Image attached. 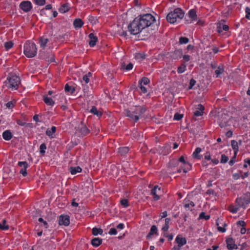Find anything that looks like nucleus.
<instances>
[{"label": "nucleus", "instance_id": "obj_1", "mask_svg": "<svg viewBox=\"0 0 250 250\" xmlns=\"http://www.w3.org/2000/svg\"><path fill=\"white\" fill-rule=\"evenodd\" d=\"M156 22L155 17L150 14L140 15L136 17L128 25L127 29L130 34L136 35L142 31L152 26Z\"/></svg>", "mask_w": 250, "mask_h": 250}, {"label": "nucleus", "instance_id": "obj_2", "mask_svg": "<svg viewBox=\"0 0 250 250\" xmlns=\"http://www.w3.org/2000/svg\"><path fill=\"white\" fill-rule=\"evenodd\" d=\"M146 110V108L144 106H135L130 109H125V114L129 118L130 121L136 123L142 117Z\"/></svg>", "mask_w": 250, "mask_h": 250}, {"label": "nucleus", "instance_id": "obj_3", "mask_svg": "<svg viewBox=\"0 0 250 250\" xmlns=\"http://www.w3.org/2000/svg\"><path fill=\"white\" fill-rule=\"evenodd\" d=\"M23 53L27 58H33L36 56L37 48L35 43L33 42L27 41L24 44Z\"/></svg>", "mask_w": 250, "mask_h": 250}, {"label": "nucleus", "instance_id": "obj_4", "mask_svg": "<svg viewBox=\"0 0 250 250\" xmlns=\"http://www.w3.org/2000/svg\"><path fill=\"white\" fill-rule=\"evenodd\" d=\"M185 13L181 8H177L167 14V20L170 23H174L178 20H181L182 19Z\"/></svg>", "mask_w": 250, "mask_h": 250}, {"label": "nucleus", "instance_id": "obj_5", "mask_svg": "<svg viewBox=\"0 0 250 250\" xmlns=\"http://www.w3.org/2000/svg\"><path fill=\"white\" fill-rule=\"evenodd\" d=\"M21 83L20 78L16 75L9 74L4 83L5 86L11 90H17Z\"/></svg>", "mask_w": 250, "mask_h": 250}, {"label": "nucleus", "instance_id": "obj_6", "mask_svg": "<svg viewBox=\"0 0 250 250\" xmlns=\"http://www.w3.org/2000/svg\"><path fill=\"white\" fill-rule=\"evenodd\" d=\"M235 203L239 207L246 208V206L250 203V192H247L240 197L237 198Z\"/></svg>", "mask_w": 250, "mask_h": 250}, {"label": "nucleus", "instance_id": "obj_7", "mask_svg": "<svg viewBox=\"0 0 250 250\" xmlns=\"http://www.w3.org/2000/svg\"><path fill=\"white\" fill-rule=\"evenodd\" d=\"M20 7L24 12H28L32 9V5L29 1H23L20 3Z\"/></svg>", "mask_w": 250, "mask_h": 250}, {"label": "nucleus", "instance_id": "obj_8", "mask_svg": "<svg viewBox=\"0 0 250 250\" xmlns=\"http://www.w3.org/2000/svg\"><path fill=\"white\" fill-rule=\"evenodd\" d=\"M70 224V218L68 215L62 214L59 217V224L68 226Z\"/></svg>", "mask_w": 250, "mask_h": 250}, {"label": "nucleus", "instance_id": "obj_9", "mask_svg": "<svg viewBox=\"0 0 250 250\" xmlns=\"http://www.w3.org/2000/svg\"><path fill=\"white\" fill-rule=\"evenodd\" d=\"M161 192V188L158 185L155 186L151 190V194L153 196V199L157 201L160 199L159 194Z\"/></svg>", "mask_w": 250, "mask_h": 250}, {"label": "nucleus", "instance_id": "obj_10", "mask_svg": "<svg viewBox=\"0 0 250 250\" xmlns=\"http://www.w3.org/2000/svg\"><path fill=\"white\" fill-rule=\"evenodd\" d=\"M18 165L21 167L20 171V173L24 177L27 176V173L26 172V169L28 167V164L27 162H19Z\"/></svg>", "mask_w": 250, "mask_h": 250}, {"label": "nucleus", "instance_id": "obj_11", "mask_svg": "<svg viewBox=\"0 0 250 250\" xmlns=\"http://www.w3.org/2000/svg\"><path fill=\"white\" fill-rule=\"evenodd\" d=\"M78 133L81 134L82 136H86L90 133L89 129L82 123L81 126L78 127L77 130Z\"/></svg>", "mask_w": 250, "mask_h": 250}, {"label": "nucleus", "instance_id": "obj_12", "mask_svg": "<svg viewBox=\"0 0 250 250\" xmlns=\"http://www.w3.org/2000/svg\"><path fill=\"white\" fill-rule=\"evenodd\" d=\"M226 242L227 244V247L229 250H232L233 249H237V246L235 243V241L232 238H228L226 239Z\"/></svg>", "mask_w": 250, "mask_h": 250}, {"label": "nucleus", "instance_id": "obj_13", "mask_svg": "<svg viewBox=\"0 0 250 250\" xmlns=\"http://www.w3.org/2000/svg\"><path fill=\"white\" fill-rule=\"evenodd\" d=\"M175 241L177 244V246L180 248L187 243V239L186 238L182 237V236L180 234L176 236Z\"/></svg>", "mask_w": 250, "mask_h": 250}, {"label": "nucleus", "instance_id": "obj_14", "mask_svg": "<svg viewBox=\"0 0 250 250\" xmlns=\"http://www.w3.org/2000/svg\"><path fill=\"white\" fill-rule=\"evenodd\" d=\"M191 168V166L188 162H187L180 166V168L177 170V172L180 173L183 171L184 173H187Z\"/></svg>", "mask_w": 250, "mask_h": 250}, {"label": "nucleus", "instance_id": "obj_15", "mask_svg": "<svg viewBox=\"0 0 250 250\" xmlns=\"http://www.w3.org/2000/svg\"><path fill=\"white\" fill-rule=\"evenodd\" d=\"M89 38V45L90 47H94L98 42V38L94 33H90L88 35Z\"/></svg>", "mask_w": 250, "mask_h": 250}, {"label": "nucleus", "instance_id": "obj_16", "mask_svg": "<svg viewBox=\"0 0 250 250\" xmlns=\"http://www.w3.org/2000/svg\"><path fill=\"white\" fill-rule=\"evenodd\" d=\"M188 16L190 19L189 22H188V23H191L197 19L196 11L194 9H190L188 12Z\"/></svg>", "mask_w": 250, "mask_h": 250}, {"label": "nucleus", "instance_id": "obj_17", "mask_svg": "<svg viewBox=\"0 0 250 250\" xmlns=\"http://www.w3.org/2000/svg\"><path fill=\"white\" fill-rule=\"evenodd\" d=\"M195 206V204L193 202L189 200H185L184 207L187 210H192V208Z\"/></svg>", "mask_w": 250, "mask_h": 250}, {"label": "nucleus", "instance_id": "obj_18", "mask_svg": "<svg viewBox=\"0 0 250 250\" xmlns=\"http://www.w3.org/2000/svg\"><path fill=\"white\" fill-rule=\"evenodd\" d=\"M204 106L201 104L198 105L197 110L193 112V115L195 117L202 116L203 114V111L204 110Z\"/></svg>", "mask_w": 250, "mask_h": 250}, {"label": "nucleus", "instance_id": "obj_19", "mask_svg": "<svg viewBox=\"0 0 250 250\" xmlns=\"http://www.w3.org/2000/svg\"><path fill=\"white\" fill-rule=\"evenodd\" d=\"M155 234L158 235V229L156 226L153 225L150 228L149 232L146 236V238L149 239L151 238L152 235Z\"/></svg>", "mask_w": 250, "mask_h": 250}, {"label": "nucleus", "instance_id": "obj_20", "mask_svg": "<svg viewBox=\"0 0 250 250\" xmlns=\"http://www.w3.org/2000/svg\"><path fill=\"white\" fill-rule=\"evenodd\" d=\"M92 74L91 72H88L83 77V80H81L82 85H85L87 84L90 81V78L92 77Z\"/></svg>", "mask_w": 250, "mask_h": 250}, {"label": "nucleus", "instance_id": "obj_21", "mask_svg": "<svg viewBox=\"0 0 250 250\" xmlns=\"http://www.w3.org/2000/svg\"><path fill=\"white\" fill-rule=\"evenodd\" d=\"M102 239L95 237L91 240V244L93 247H97L102 244Z\"/></svg>", "mask_w": 250, "mask_h": 250}, {"label": "nucleus", "instance_id": "obj_22", "mask_svg": "<svg viewBox=\"0 0 250 250\" xmlns=\"http://www.w3.org/2000/svg\"><path fill=\"white\" fill-rule=\"evenodd\" d=\"M13 135L9 130L4 131L2 133V137L6 141H9L12 138Z\"/></svg>", "mask_w": 250, "mask_h": 250}, {"label": "nucleus", "instance_id": "obj_23", "mask_svg": "<svg viewBox=\"0 0 250 250\" xmlns=\"http://www.w3.org/2000/svg\"><path fill=\"white\" fill-rule=\"evenodd\" d=\"M43 101L47 105L53 106L55 104V102L52 99L48 97L47 95L43 96Z\"/></svg>", "mask_w": 250, "mask_h": 250}, {"label": "nucleus", "instance_id": "obj_24", "mask_svg": "<svg viewBox=\"0 0 250 250\" xmlns=\"http://www.w3.org/2000/svg\"><path fill=\"white\" fill-rule=\"evenodd\" d=\"M171 221V218H166L165 220V224L162 228V231H167L169 228V224Z\"/></svg>", "mask_w": 250, "mask_h": 250}, {"label": "nucleus", "instance_id": "obj_25", "mask_svg": "<svg viewBox=\"0 0 250 250\" xmlns=\"http://www.w3.org/2000/svg\"><path fill=\"white\" fill-rule=\"evenodd\" d=\"M183 56V51L182 49L175 50L173 54V58L174 59H179Z\"/></svg>", "mask_w": 250, "mask_h": 250}, {"label": "nucleus", "instance_id": "obj_26", "mask_svg": "<svg viewBox=\"0 0 250 250\" xmlns=\"http://www.w3.org/2000/svg\"><path fill=\"white\" fill-rule=\"evenodd\" d=\"M90 112L94 115H96L99 118H101L103 115V112L98 110L97 107L95 106H92Z\"/></svg>", "mask_w": 250, "mask_h": 250}, {"label": "nucleus", "instance_id": "obj_27", "mask_svg": "<svg viewBox=\"0 0 250 250\" xmlns=\"http://www.w3.org/2000/svg\"><path fill=\"white\" fill-rule=\"evenodd\" d=\"M56 131V127L55 126L51 127L50 129L47 128L46 131V135L49 136L50 138H53V135L55 133Z\"/></svg>", "mask_w": 250, "mask_h": 250}, {"label": "nucleus", "instance_id": "obj_28", "mask_svg": "<svg viewBox=\"0 0 250 250\" xmlns=\"http://www.w3.org/2000/svg\"><path fill=\"white\" fill-rule=\"evenodd\" d=\"M231 146L234 151V155H236L237 153L239 151V146L238 145V142L235 140H231Z\"/></svg>", "mask_w": 250, "mask_h": 250}, {"label": "nucleus", "instance_id": "obj_29", "mask_svg": "<svg viewBox=\"0 0 250 250\" xmlns=\"http://www.w3.org/2000/svg\"><path fill=\"white\" fill-rule=\"evenodd\" d=\"M70 9L69 5L68 3H65L62 4L59 9L60 13H64L68 11Z\"/></svg>", "mask_w": 250, "mask_h": 250}, {"label": "nucleus", "instance_id": "obj_30", "mask_svg": "<svg viewBox=\"0 0 250 250\" xmlns=\"http://www.w3.org/2000/svg\"><path fill=\"white\" fill-rule=\"evenodd\" d=\"M48 40L43 37H40L39 39V43L42 48H44L48 42Z\"/></svg>", "mask_w": 250, "mask_h": 250}, {"label": "nucleus", "instance_id": "obj_31", "mask_svg": "<svg viewBox=\"0 0 250 250\" xmlns=\"http://www.w3.org/2000/svg\"><path fill=\"white\" fill-rule=\"evenodd\" d=\"M201 151V148L200 147H197L194 152L192 154V156L194 158L200 160L202 158V156L199 154Z\"/></svg>", "mask_w": 250, "mask_h": 250}, {"label": "nucleus", "instance_id": "obj_32", "mask_svg": "<svg viewBox=\"0 0 250 250\" xmlns=\"http://www.w3.org/2000/svg\"><path fill=\"white\" fill-rule=\"evenodd\" d=\"M224 72V66L222 64H220L217 67V69L215 71V73L216 75V77H219L220 74H222Z\"/></svg>", "mask_w": 250, "mask_h": 250}, {"label": "nucleus", "instance_id": "obj_33", "mask_svg": "<svg viewBox=\"0 0 250 250\" xmlns=\"http://www.w3.org/2000/svg\"><path fill=\"white\" fill-rule=\"evenodd\" d=\"M73 25L75 28H81L83 25V22L81 19H76L73 22Z\"/></svg>", "mask_w": 250, "mask_h": 250}, {"label": "nucleus", "instance_id": "obj_34", "mask_svg": "<svg viewBox=\"0 0 250 250\" xmlns=\"http://www.w3.org/2000/svg\"><path fill=\"white\" fill-rule=\"evenodd\" d=\"M64 90L66 93H69L70 94H73L75 91V88L74 87L69 85L66 83L64 86Z\"/></svg>", "mask_w": 250, "mask_h": 250}, {"label": "nucleus", "instance_id": "obj_35", "mask_svg": "<svg viewBox=\"0 0 250 250\" xmlns=\"http://www.w3.org/2000/svg\"><path fill=\"white\" fill-rule=\"evenodd\" d=\"M82 169L79 166L76 167H70L69 168V171L71 174L75 175L78 172H81Z\"/></svg>", "mask_w": 250, "mask_h": 250}, {"label": "nucleus", "instance_id": "obj_36", "mask_svg": "<svg viewBox=\"0 0 250 250\" xmlns=\"http://www.w3.org/2000/svg\"><path fill=\"white\" fill-rule=\"evenodd\" d=\"M239 208L237 204L236 206L230 205L228 207V210L232 213H235L238 211Z\"/></svg>", "mask_w": 250, "mask_h": 250}, {"label": "nucleus", "instance_id": "obj_37", "mask_svg": "<svg viewBox=\"0 0 250 250\" xmlns=\"http://www.w3.org/2000/svg\"><path fill=\"white\" fill-rule=\"evenodd\" d=\"M92 233L93 235L95 236H96L98 234L102 235L103 233V230L101 228L94 227L92 229Z\"/></svg>", "mask_w": 250, "mask_h": 250}, {"label": "nucleus", "instance_id": "obj_38", "mask_svg": "<svg viewBox=\"0 0 250 250\" xmlns=\"http://www.w3.org/2000/svg\"><path fill=\"white\" fill-rule=\"evenodd\" d=\"M129 151V148L128 147H121L119 148V153L123 156L126 155Z\"/></svg>", "mask_w": 250, "mask_h": 250}, {"label": "nucleus", "instance_id": "obj_39", "mask_svg": "<svg viewBox=\"0 0 250 250\" xmlns=\"http://www.w3.org/2000/svg\"><path fill=\"white\" fill-rule=\"evenodd\" d=\"M178 165V161L177 159L171 160L168 164V167L169 168L174 167Z\"/></svg>", "mask_w": 250, "mask_h": 250}, {"label": "nucleus", "instance_id": "obj_40", "mask_svg": "<svg viewBox=\"0 0 250 250\" xmlns=\"http://www.w3.org/2000/svg\"><path fill=\"white\" fill-rule=\"evenodd\" d=\"M164 237L167 238L168 241H170L173 239V235L172 233H169L167 231H162Z\"/></svg>", "mask_w": 250, "mask_h": 250}, {"label": "nucleus", "instance_id": "obj_41", "mask_svg": "<svg viewBox=\"0 0 250 250\" xmlns=\"http://www.w3.org/2000/svg\"><path fill=\"white\" fill-rule=\"evenodd\" d=\"M14 45L13 42L12 41L5 42L4 44V46L5 50L8 51L10 49L13 47Z\"/></svg>", "mask_w": 250, "mask_h": 250}, {"label": "nucleus", "instance_id": "obj_42", "mask_svg": "<svg viewBox=\"0 0 250 250\" xmlns=\"http://www.w3.org/2000/svg\"><path fill=\"white\" fill-rule=\"evenodd\" d=\"M186 70V65L184 63H182L177 68V72L178 74H181Z\"/></svg>", "mask_w": 250, "mask_h": 250}, {"label": "nucleus", "instance_id": "obj_43", "mask_svg": "<svg viewBox=\"0 0 250 250\" xmlns=\"http://www.w3.org/2000/svg\"><path fill=\"white\" fill-rule=\"evenodd\" d=\"M210 218V215H206L205 212H202L200 213L199 216V219H204L205 220H208Z\"/></svg>", "mask_w": 250, "mask_h": 250}, {"label": "nucleus", "instance_id": "obj_44", "mask_svg": "<svg viewBox=\"0 0 250 250\" xmlns=\"http://www.w3.org/2000/svg\"><path fill=\"white\" fill-rule=\"evenodd\" d=\"M133 68V64L132 63H128L126 66H125V63H123L121 66V69H125V70H131Z\"/></svg>", "mask_w": 250, "mask_h": 250}, {"label": "nucleus", "instance_id": "obj_45", "mask_svg": "<svg viewBox=\"0 0 250 250\" xmlns=\"http://www.w3.org/2000/svg\"><path fill=\"white\" fill-rule=\"evenodd\" d=\"M149 83H150L149 80L147 78L145 77H143L141 79V80H140L139 81V84H143V83L144 85H146V84H148Z\"/></svg>", "mask_w": 250, "mask_h": 250}, {"label": "nucleus", "instance_id": "obj_46", "mask_svg": "<svg viewBox=\"0 0 250 250\" xmlns=\"http://www.w3.org/2000/svg\"><path fill=\"white\" fill-rule=\"evenodd\" d=\"M0 229L1 230H7L9 229V226L6 225L5 220H3L2 223H0Z\"/></svg>", "mask_w": 250, "mask_h": 250}, {"label": "nucleus", "instance_id": "obj_47", "mask_svg": "<svg viewBox=\"0 0 250 250\" xmlns=\"http://www.w3.org/2000/svg\"><path fill=\"white\" fill-rule=\"evenodd\" d=\"M189 42V39L187 37H181L179 38V42L180 44H186Z\"/></svg>", "mask_w": 250, "mask_h": 250}, {"label": "nucleus", "instance_id": "obj_48", "mask_svg": "<svg viewBox=\"0 0 250 250\" xmlns=\"http://www.w3.org/2000/svg\"><path fill=\"white\" fill-rule=\"evenodd\" d=\"M216 225L217 226V229L220 232H224L226 231V229L225 228V227L227 226V225L226 224H224L223 226H224V227H220L219 226V223H218V220H216Z\"/></svg>", "mask_w": 250, "mask_h": 250}, {"label": "nucleus", "instance_id": "obj_49", "mask_svg": "<svg viewBox=\"0 0 250 250\" xmlns=\"http://www.w3.org/2000/svg\"><path fill=\"white\" fill-rule=\"evenodd\" d=\"M120 204L124 208H127L129 206L128 201L126 199H122L120 200Z\"/></svg>", "mask_w": 250, "mask_h": 250}, {"label": "nucleus", "instance_id": "obj_50", "mask_svg": "<svg viewBox=\"0 0 250 250\" xmlns=\"http://www.w3.org/2000/svg\"><path fill=\"white\" fill-rule=\"evenodd\" d=\"M15 104L16 101L13 100L7 103L6 104V106L8 108L11 109L15 106Z\"/></svg>", "mask_w": 250, "mask_h": 250}, {"label": "nucleus", "instance_id": "obj_51", "mask_svg": "<svg viewBox=\"0 0 250 250\" xmlns=\"http://www.w3.org/2000/svg\"><path fill=\"white\" fill-rule=\"evenodd\" d=\"M46 149V146L45 143H43L40 146V152L43 155L45 152V149Z\"/></svg>", "mask_w": 250, "mask_h": 250}, {"label": "nucleus", "instance_id": "obj_52", "mask_svg": "<svg viewBox=\"0 0 250 250\" xmlns=\"http://www.w3.org/2000/svg\"><path fill=\"white\" fill-rule=\"evenodd\" d=\"M33 1L38 6H43L45 4V0H33Z\"/></svg>", "mask_w": 250, "mask_h": 250}, {"label": "nucleus", "instance_id": "obj_53", "mask_svg": "<svg viewBox=\"0 0 250 250\" xmlns=\"http://www.w3.org/2000/svg\"><path fill=\"white\" fill-rule=\"evenodd\" d=\"M229 160V158L227 156H226L225 154H222L221 158L220 160V163H227Z\"/></svg>", "mask_w": 250, "mask_h": 250}, {"label": "nucleus", "instance_id": "obj_54", "mask_svg": "<svg viewBox=\"0 0 250 250\" xmlns=\"http://www.w3.org/2000/svg\"><path fill=\"white\" fill-rule=\"evenodd\" d=\"M38 221L41 223H42V225L45 229H46L48 228L49 226L47 222L46 221H44L42 218H39Z\"/></svg>", "mask_w": 250, "mask_h": 250}, {"label": "nucleus", "instance_id": "obj_55", "mask_svg": "<svg viewBox=\"0 0 250 250\" xmlns=\"http://www.w3.org/2000/svg\"><path fill=\"white\" fill-rule=\"evenodd\" d=\"M183 117V114H179L178 113H176L175 114L174 116V120L179 121Z\"/></svg>", "mask_w": 250, "mask_h": 250}, {"label": "nucleus", "instance_id": "obj_56", "mask_svg": "<svg viewBox=\"0 0 250 250\" xmlns=\"http://www.w3.org/2000/svg\"><path fill=\"white\" fill-rule=\"evenodd\" d=\"M204 158L205 159L208 161L211 160V155L209 151H207L206 152V153L204 155Z\"/></svg>", "mask_w": 250, "mask_h": 250}, {"label": "nucleus", "instance_id": "obj_57", "mask_svg": "<svg viewBox=\"0 0 250 250\" xmlns=\"http://www.w3.org/2000/svg\"><path fill=\"white\" fill-rule=\"evenodd\" d=\"M195 83H196V81L195 80H194L193 79H191L190 80L189 85L188 86V88L189 89H191L192 88V87L195 84Z\"/></svg>", "mask_w": 250, "mask_h": 250}, {"label": "nucleus", "instance_id": "obj_58", "mask_svg": "<svg viewBox=\"0 0 250 250\" xmlns=\"http://www.w3.org/2000/svg\"><path fill=\"white\" fill-rule=\"evenodd\" d=\"M236 225L238 226H241L242 227H245L246 226V223L244 221H239L237 222Z\"/></svg>", "mask_w": 250, "mask_h": 250}, {"label": "nucleus", "instance_id": "obj_59", "mask_svg": "<svg viewBox=\"0 0 250 250\" xmlns=\"http://www.w3.org/2000/svg\"><path fill=\"white\" fill-rule=\"evenodd\" d=\"M16 123L18 125L21 126H25L26 124V122L23 121L21 119H17L16 120Z\"/></svg>", "mask_w": 250, "mask_h": 250}, {"label": "nucleus", "instance_id": "obj_60", "mask_svg": "<svg viewBox=\"0 0 250 250\" xmlns=\"http://www.w3.org/2000/svg\"><path fill=\"white\" fill-rule=\"evenodd\" d=\"M246 18L249 20H250V8L249 7L246 8Z\"/></svg>", "mask_w": 250, "mask_h": 250}, {"label": "nucleus", "instance_id": "obj_61", "mask_svg": "<svg viewBox=\"0 0 250 250\" xmlns=\"http://www.w3.org/2000/svg\"><path fill=\"white\" fill-rule=\"evenodd\" d=\"M139 87H140L141 92L143 93H146L147 92V89L146 87L144 86L142 84H139Z\"/></svg>", "mask_w": 250, "mask_h": 250}, {"label": "nucleus", "instance_id": "obj_62", "mask_svg": "<svg viewBox=\"0 0 250 250\" xmlns=\"http://www.w3.org/2000/svg\"><path fill=\"white\" fill-rule=\"evenodd\" d=\"M108 233L110 235H115L117 233V231L115 228H111L110 229Z\"/></svg>", "mask_w": 250, "mask_h": 250}, {"label": "nucleus", "instance_id": "obj_63", "mask_svg": "<svg viewBox=\"0 0 250 250\" xmlns=\"http://www.w3.org/2000/svg\"><path fill=\"white\" fill-rule=\"evenodd\" d=\"M183 60L185 62H188L190 60V56L188 55H185L183 56Z\"/></svg>", "mask_w": 250, "mask_h": 250}, {"label": "nucleus", "instance_id": "obj_64", "mask_svg": "<svg viewBox=\"0 0 250 250\" xmlns=\"http://www.w3.org/2000/svg\"><path fill=\"white\" fill-rule=\"evenodd\" d=\"M206 194L208 195H214L215 191L212 189H209L206 191Z\"/></svg>", "mask_w": 250, "mask_h": 250}]
</instances>
